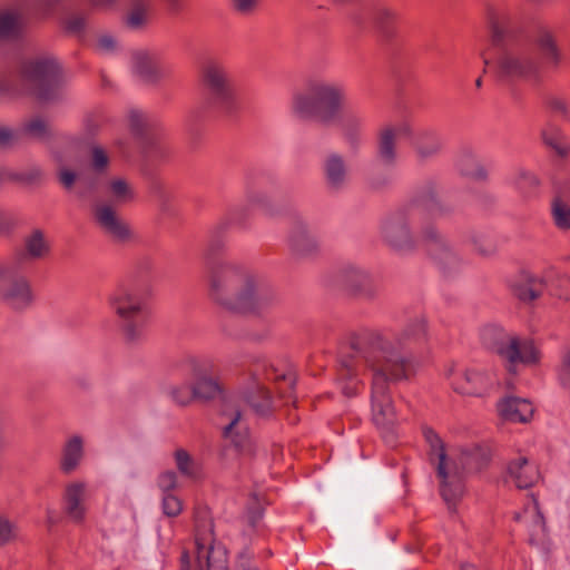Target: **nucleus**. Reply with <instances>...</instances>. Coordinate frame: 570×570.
Instances as JSON below:
<instances>
[{
	"label": "nucleus",
	"mask_w": 570,
	"mask_h": 570,
	"mask_svg": "<svg viewBox=\"0 0 570 570\" xmlns=\"http://www.w3.org/2000/svg\"><path fill=\"white\" fill-rule=\"evenodd\" d=\"M185 362L194 377L191 386L195 400L209 401L223 395V386L217 379L209 374L208 366L202 365L193 356L186 357Z\"/></svg>",
	"instance_id": "obj_22"
},
{
	"label": "nucleus",
	"mask_w": 570,
	"mask_h": 570,
	"mask_svg": "<svg viewBox=\"0 0 570 570\" xmlns=\"http://www.w3.org/2000/svg\"><path fill=\"white\" fill-rule=\"evenodd\" d=\"M19 77L27 94L41 102L63 98L61 67L51 56H38L21 62Z\"/></svg>",
	"instance_id": "obj_7"
},
{
	"label": "nucleus",
	"mask_w": 570,
	"mask_h": 570,
	"mask_svg": "<svg viewBox=\"0 0 570 570\" xmlns=\"http://www.w3.org/2000/svg\"><path fill=\"white\" fill-rule=\"evenodd\" d=\"M234 570H259L254 562L252 556L247 552H242L235 563Z\"/></svg>",
	"instance_id": "obj_62"
},
{
	"label": "nucleus",
	"mask_w": 570,
	"mask_h": 570,
	"mask_svg": "<svg viewBox=\"0 0 570 570\" xmlns=\"http://www.w3.org/2000/svg\"><path fill=\"white\" fill-rule=\"evenodd\" d=\"M505 181L508 186L523 197L532 196L540 186L539 177L524 167L514 168L508 175Z\"/></svg>",
	"instance_id": "obj_32"
},
{
	"label": "nucleus",
	"mask_w": 570,
	"mask_h": 570,
	"mask_svg": "<svg viewBox=\"0 0 570 570\" xmlns=\"http://www.w3.org/2000/svg\"><path fill=\"white\" fill-rule=\"evenodd\" d=\"M410 145L413 150L415 160L419 164H426L441 155L444 148V139L442 135L433 128L412 129Z\"/></svg>",
	"instance_id": "obj_20"
},
{
	"label": "nucleus",
	"mask_w": 570,
	"mask_h": 570,
	"mask_svg": "<svg viewBox=\"0 0 570 570\" xmlns=\"http://www.w3.org/2000/svg\"><path fill=\"white\" fill-rule=\"evenodd\" d=\"M514 350L515 355H508L507 361L509 362L508 370L514 371L515 363L520 362L523 364L537 363L540 358L538 348L530 340L520 341L517 336L514 337Z\"/></svg>",
	"instance_id": "obj_39"
},
{
	"label": "nucleus",
	"mask_w": 570,
	"mask_h": 570,
	"mask_svg": "<svg viewBox=\"0 0 570 570\" xmlns=\"http://www.w3.org/2000/svg\"><path fill=\"white\" fill-rule=\"evenodd\" d=\"M448 379L455 392L473 396L482 395L491 384L485 373L464 367H451Z\"/></svg>",
	"instance_id": "obj_21"
},
{
	"label": "nucleus",
	"mask_w": 570,
	"mask_h": 570,
	"mask_svg": "<svg viewBox=\"0 0 570 570\" xmlns=\"http://www.w3.org/2000/svg\"><path fill=\"white\" fill-rule=\"evenodd\" d=\"M63 27L68 33L79 36L87 27V17L80 12H72L65 18Z\"/></svg>",
	"instance_id": "obj_52"
},
{
	"label": "nucleus",
	"mask_w": 570,
	"mask_h": 570,
	"mask_svg": "<svg viewBox=\"0 0 570 570\" xmlns=\"http://www.w3.org/2000/svg\"><path fill=\"white\" fill-rule=\"evenodd\" d=\"M423 317L409 322L400 332L371 331L352 342V354L341 363L338 379L345 396L356 395L360 371L371 372V415L375 426L389 444L395 441L397 423L392 391L393 384L409 380L414 371V357L407 345L425 337Z\"/></svg>",
	"instance_id": "obj_1"
},
{
	"label": "nucleus",
	"mask_w": 570,
	"mask_h": 570,
	"mask_svg": "<svg viewBox=\"0 0 570 570\" xmlns=\"http://www.w3.org/2000/svg\"><path fill=\"white\" fill-rule=\"evenodd\" d=\"M558 287L560 289L559 296L569 299L570 298V277L562 275L558 279Z\"/></svg>",
	"instance_id": "obj_64"
},
{
	"label": "nucleus",
	"mask_w": 570,
	"mask_h": 570,
	"mask_svg": "<svg viewBox=\"0 0 570 570\" xmlns=\"http://www.w3.org/2000/svg\"><path fill=\"white\" fill-rule=\"evenodd\" d=\"M502 419L513 423H527L531 420L534 409L527 399L508 396L498 404Z\"/></svg>",
	"instance_id": "obj_31"
},
{
	"label": "nucleus",
	"mask_w": 570,
	"mask_h": 570,
	"mask_svg": "<svg viewBox=\"0 0 570 570\" xmlns=\"http://www.w3.org/2000/svg\"><path fill=\"white\" fill-rule=\"evenodd\" d=\"M132 71L147 82H156L163 77L158 57L148 50H137L131 55Z\"/></svg>",
	"instance_id": "obj_30"
},
{
	"label": "nucleus",
	"mask_w": 570,
	"mask_h": 570,
	"mask_svg": "<svg viewBox=\"0 0 570 570\" xmlns=\"http://www.w3.org/2000/svg\"><path fill=\"white\" fill-rule=\"evenodd\" d=\"M108 306L118 318L126 343L136 344L141 341L148 313L144 288L132 282L120 283L109 293Z\"/></svg>",
	"instance_id": "obj_6"
},
{
	"label": "nucleus",
	"mask_w": 570,
	"mask_h": 570,
	"mask_svg": "<svg viewBox=\"0 0 570 570\" xmlns=\"http://www.w3.org/2000/svg\"><path fill=\"white\" fill-rule=\"evenodd\" d=\"M454 461L459 465L458 479L460 481V494L453 498V501L448 504L449 510H453L456 502L462 498L464 493V476L471 472H478L482 470L490 461V453L482 446H473L472 449L463 450L458 459Z\"/></svg>",
	"instance_id": "obj_23"
},
{
	"label": "nucleus",
	"mask_w": 570,
	"mask_h": 570,
	"mask_svg": "<svg viewBox=\"0 0 570 570\" xmlns=\"http://www.w3.org/2000/svg\"><path fill=\"white\" fill-rule=\"evenodd\" d=\"M468 240L480 255L489 256L495 252L493 243L481 232L470 230Z\"/></svg>",
	"instance_id": "obj_48"
},
{
	"label": "nucleus",
	"mask_w": 570,
	"mask_h": 570,
	"mask_svg": "<svg viewBox=\"0 0 570 570\" xmlns=\"http://www.w3.org/2000/svg\"><path fill=\"white\" fill-rule=\"evenodd\" d=\"M481 342L488 350L507 360L508 355H515L514 337L499 325H487L482 328Z\"/></svg>",
	"instance_id": "obj_29"
},
{
	"label": "nucleus",
	"mask_w": 570,
	"mask_h": 570,
	"mask_svg": "<svg viewBox=\"0 0 570 570\" xmlns=\"http://www.w3.org/2000/svg\"><path fill=\"white\" fill-rule=\"evenodd\" d=\"M551 215L559 229H570V206L560 196L552 199Z\"/></svg>",
	"instance_id": "obj_45"
},
{
	"label": "nucleus",
	"mask_w": 570,
	"mask_h": 570,
	"mask_svg": "<svg viewBox=\"0 0 570 570\" xmlns=\"http://www.w3.org/2000/svg\"><path fill=\"white\" fill-rule=\"evenodd\" d=\"M346 96L344 82L316 79L308 83L306 92L294 96L292 111L298 119L330 126L346 106Z\"/></svg>",
	"instance_id": "obj_5"
},
{
	"label": "nucleus",
	"mask_w": 570,
	"mask_h": 570,
	"mask_svg": "<svg viewBox=\"0 0 570 570\" xmlns=\"http://www.w3.org/2000/svg\"><path fill=\"white\" fill-rule=\"evenodd\" d=\"M557 380L560 387L570 394V345L562 347L557 366Z\"/></svg>",
	"instance_id": "obj_46"
},
{
	"label": "nucleus",
	"mask_w": 570,
	"mask_h": 570,
	"mask_svg": "<svg viewBox=\"0 0 570 570\" xmlns=\"http://www.w3.org/2000/svg\"><path fill=\"white\" fill-rule=\"evenodd\" d=\"M109 164V158L106 151L99 147L94 146L91 149V165L95 171H104Z\"/></svg>",
	"instance_id": "obj_58"
},
{
	"label": "nucleus",
	"mask_w": 570,
	"mask_h": 570,
	"mask_svg": "<svg viewBox=\"0 0 570 570\" xmlns=\"http://www.w3.org/2000/svg\"><path fill=\"white\" fill-rule=\"evenodd\" d=\"M222 415L228 419V423L224 426V435L232 439L236 448L242 446L246 439V434H243L246 428L242 424V412L238 409L224 410Z\"/></svg>",
	"instance_id": "obj_40"
},
{
	"label": "nucleus",
	"mask_w": 570,
	"mask_h": 570,
	"mask_svg": "<svg viewBox=\"0 0 570 570\" xmlns=\"http://www.w3.org/2000/svg\"><path fill=\"white\" fill-rule=\"evenodd\" d=\"M23 31V18L17 10H0V45L17 41Z\"/></svg>",
	"instance_id": "obj_35"
},
{
	"label": "nucleus",
	"mask_w": 570,
	"mask_h": 570,
	"mask_svg": "<svg viewBox=\"0 0 570 570\" xmlns=\"http://www.w3.org/2000/svg\"><path fill=\"white\" fill-rule=\"evenodd\" d=\"M202 83L208 109L227 118L238 114L240 102L232 72L225 63L218 60L206 62L202 69Z\"/></svg>",
	"instance_id": "obj_8"
},
{
	"label": "nucleus",
	"mask_w": 570,
	"mask_h": 570,
	"mask_svg": "<svg viewBox=\"0 0 570 570\" xmlns=\"http://www.w3.org/2000/svg\"><path fill=\"white\" fill-rule=\"evenodd\" d=\"M544 288V279L532 275H523L512 285L513 295L523 303H531L540 297Z\"/></svg>",
	"instance_id": "obj_36"
},
{
	"label": "nucleus",
	"mask_w": 570,
	"mask_h": 570,
	"mask_svg": "<svg viewBox=\"0 0 570 570\" xmlns=\"http://www.w3.org/2000/svg\"><path fill=\"white\" fill-rule=\"evenodd\" d=\"M325 187L331 193L343 191L348 184V169L344 157L338 153H330L322 163Z\"/></svg>",
	"instance_id": "obj_26"
},
{
	"label": "nucleus",
	"mask_w": 570,
	"mask_h": 570,
	"mask_svg": "<svg viewBox=\"0 0 570 570\" xmlns=\"http://www.w3.org/2000/svg\"><path fill=\"white\" fill-rule=\"evenodd\" d=\"M420 236L443 275L452 276L462 269L464 261L433 223L422 225Z\"/></svg>",
	"instance_id": "obj_11"
},
{
	"label": "nucleus",
	"mask_w": 570,
	"mask_h": 570,
	"mask_svg": "<svg viewBox=\"0 0 570 570\" xmlns=\"http://www.w3.org/2000/svg\"><path fill=\"white\" fill-rule=\"evenodd\" d=\"M247 403L257 415L267 416L273 412V401L268 391L261 385L246 396Z\"/></svg>",
	"instance_id": "obj_41"
},
{
	"label": "nucleus",
	"mask_w": 570,
	"mask_h": 570,
	"mask_svg": "<svg viewBox=\"0 0 570 570\" xmlns=\"http://www.w3.org/2000/svg\"><path fill=\"white\" fill-rule=\"evenodd\" d=\"M341 138L351 155H357L365 145V111L355 106H345L334 121Z\"/></svg>",
	"instance_id": "obj_14"
},
{
	"label": "nucleus",
	"mask_w": 570,
	"mask_h": 570,
	"mask_svg": "<svg viewBox=\"0 0 570 570\" xmlns=\"http://www.w3.org/2000/svg\"><path fill=\"white\" fill-rule=\"evenodd\" d=\"M449 213L450 208L440 199L435 186L429 183L419 188L406 203L382 218L380 234L390 247L412 250L416 245L414 227L420 235L422 225Z\"/></svg>",
	"instance_id": "obj_4"
},
{
	"label": "nucleus",
	"mask_w": 570,
	"mask_h": 570,
	"mask_svg": "<svg viewBox=\"0 0 570 570\" xmlns=\"http://www.w3.org/2000/svg\"><path fill=\"white\" fill-rule=\"evenodd\" d=\"M50 253V243L43 230L36 228L24 236L22 246L14 253L18 266L43 259Z\"/></svg>",
	"instance_id": "obj_25"
},
{
	"label": "nucleus",
	"mask_w": 570,
	"mask_h": 570,
	"mask_svg": "<svg viewBox=\"0 0 570 570\" xmlns=\"http://www.w3.org/2000/svg\"><path fill=\"white\" fill-rule=\"evenodd\" d=\"M161 510L166 517L175 518L183 511V502L173 493L163 494Z\"/></svg>",
	"instance_id": "obj_54"
},
{
	"label": "nucleus",
	"mask_w": 570,
	"mask_h": 570,
	"mask_svg": "<svg viewBox=\"0 0 570 570\" xmlns=\"http://www.w3.org/2000/svg\"><path fill=\"white\" fill-rule=\"evenodd\" d=\"M10 181H17L24 185H36L43 181L46 174L40 165L31 164L20 170H12Z\"/></svg>",
	"instance_id": "obj_44"
},
{
	"label": "nucleus",
	"mask_w": 570,
	"mask_h": 570,
	"mask_svg": "<svg viewBox=\"0 0 570 570\" xmlns=\"http://www.w3.org/2000/svg\"><path fill=\"white\" fill-rule=\"evenodd\" d=\"M259 0H230L232 9L244 16L252 14L258 7Z\"/></svg>",
	"instance_id": "obj_59"
},
{
	"label": "nucleus",
	"mask_w": 570,
	"mask_h": 570,
	"mask_svg": "<svg viewBox=\"0 0 570 570\" xmlns=\"http://www.w3.org/2000/svg\"><path fill=\"white\" fill-rule=\"evenodd\" d=\"M129 128L137 139L142 157L150 164L165 160L169 155V147L155 118L146 112L132 109L128 114Z\"/></svg>",
	"instance_id": "obj_9"
},
{
	"label": "nucleus",
	"mask_w": 570,
	"mask_h": 570,
	"mask_svg": "<svg viewBox=\"0 0 570 570\" xmlns=\"http://www.w3.org/2000/svg\"><path fill=\"white\" fill-rule=\"evenodd\" d=\"M147 21V11L142 7H135L126 17V24L131 29L141 28Z\"/></svg>",
	"instance_id": "obj_56"
},
{
	"label": "nucleus",
	"mask_w": 570,
	"mask_h": 570,
	"mask_svg": "<svg viewBox=\"0 0 570 570\" xmlns=\"http://www.w3.org/2000/svg\"><path fill=\"white\" fill-rule=\"evenodd\" d=\"M16 140V134L14 131L7 127L0 125V147L6 148L11 146Z\"/></svg>",
	"instance_id": "obj_63"
},
{
	"label": "nucleus",
	"mask_w": 570,
	"mask_h": 570,
	"mask_svg": "<svg viewBox=\"0 0 570 570\" xmlns=\"http://www.w3.org/2000/svg\"><path fill=\"white\" fill-rule=\"evenodd\" d=\"M94 218L99 229L114 243L125 244L132 239L134 233L130 226L110 205H97L94 208Z\"/></svg>",
	"instance_id": "obj_18"
},
{
	"label": "nucleus",
	"mask_w": 570,
	"mask_h": 570,
	"mask_svg": "<svg viewBox=\"0 0 570 570\" xmlns=\"http://www.w3.org/2000/svg\"><path fill=\"white\" fill-rule=\"evenodd\" d=\"M22 131L38 140H47L50 138V127L48 122L41 117H35L26 121L22 126Z\"/></svg>",
	"instance_id": "obj_47"
},
{
	"label": "nucleus",
	"mask_w": 570,
	"mask_h": 570,
	"mask_svg": "<svg viewBox=\"0 0 570 570\" xmlns=\"http://www.w3.org/2000/svg\"><path fill=\"white\" fill-rule=\"evenodd\" d=\"M87 484L82 481L69 483L63 493V511L73 523L83 522L87 513Z\"/></svg>",
	"instance_id": "obj_27"
},
{
	"label": "nucleus",
	"mask_w": 570,
	"mask_h": 570,
	"mask_svg": "<svg viewBox=\"0 0 570 570\" xmlns=\"http://www.w3.org/2000/svg\"><path fill=\"white\" fill-rule=\"evenodd\" d=\"M266 377L276 382L279 396L285 399L288 403V401L292 400L293 390L296 382L295 374L291 371L278 373L277 370L272 367L266 371Z\"/></svg>",
	"instance_id": "obj_42"
},
{
	"label": "nucleus",
	"mask_w": 570,
	"mask_h": 570,
	"mask_svg": "<svg viewBox=\"0 0 570 570\" xmlns=\"http://www.w3.org/2000/svg\"><path fill=\"white\" fill-rule=\"evenodd\" d=\"M288 249L296 261H305L318 254L317 239L312 235L307 222L302 216H294L287 236Z\"/></svg>",
	"instance_id": "obj_15"
},
{
	"label": "nucleus",
	"mask_w": 570,
	"mask_h": 570,
	"mask_svg": "<svg viewBox=\"0 0 570 570\" xmlns=\"http://www.w3.org/2000/svg\"><path fill=\"white\" fill-rule=\"evenodd\" d=\"M176 466L184 476L196 480L200 476L199 464L184 449H178L174 453Z\"/></svg>",
	"instance_id": "obj_43"
},
{
	"label": "nucleus",
	"mask_w": 570,
	"mask_h": 570,
	"mask_svg": "<svg viewBox=\"0 0 570 570\" xmlns=\"http://www.w3.org/2000/svg\"><path fill=\"white\" fill-rule=\"evenodd\" d=\"M86 439L79 433L69 435L62 446L59 460V468L62 473L71 474L76 472L86 458Z\"/></svg>",
	"instance_id": "obj_28"
},
{
	"label": "nucleus",
	"mask_w": 570,
	"mask_h": 570,
	"mask_svg": "<svg viewBox=\"0 0 570 570\" xmlns=\"http://www.w3.org/2000/svg\"><path fill=\"white\" fill-rule=\"evenodd\" d=\"M16 537V525L7 518L0 515V546L11 542Z\"/></svg>",
	"instance_id": "obj_57"
},
{
	"label": "nucleus",
	"mask_w": 570,
	"mask_h": 570,
	"mask_svg": "<svg viewBox=\"0 0 570 570\" xmlns=\"http://www.w3.org/2000/svg\"><path fill=\"white\" fill-rule=\"evenodd\" d=\"M196 560L206 570H227V553L213 544V524L208 519H197L195 530Z\"/></svg>",
	"instance_id": "obj_13"
},
{
	"label": "nucleus",
	"mask_w": 570,
	"mask_h": 570,
	"mask_svg": "<svg viewBox=\"0 0 570 570\" xmlns=\"http://www.w3.org/2000/svg\"><path fill=\"white\" fill-rule=\"evenodd\" d=\"M489 53L485 66H492L498 80L507 83L542 79V65L521 21L511 11L493 9L488 16Z\"/></svg>",
	"instance_id": "obj_2"
},
{
	"label": "nucleus",
	"mask_w": 570,
	"mask_h": 570,
	"mask_svg": "<svg viewBox=\"0 0 570 570\" xmlns=\"http://www.w3.org/2000/svg\"><path fill=\"white\" fill-rule=\"evenodd\" d=\"M412 134V127L404 122L400 125H386L377 134L376 159L385 168L395 167L399 159L397 137Z\"/></svg>",
	"instance_id": "obj_17"
},
{
	"label": "nucleus",
	"mask_w": 570,
	"mask_h": 570,
	"mask_svg": "<svg viewBox=\"0 0 570 570\" xmlns=\"http://www.w3.org/2000/svg\"><path fill=\"white\" fill-rule=\"evenodd\" d=\"M207 296L218 307L263 316L279 303L277 291L259 274L233 261H215L206 276Z\"/></svg>",
	"instance_id": "obj_3"
},
{
	"label": "nucleus",
	"mask_w": 570,
	"mask_h": 570,
	"mask_svg": "<svg viewBox=\"0 0 570 570\" xmlns=\"http://www.w3.org/2000/svg\"><path fill=\"white\" fill-rule=\"evenodd\" d=\"M541 138L558 157L566 158L570 154V140L557 125L548 124L541 131Z\"/></svg>",
	"instance_id": "obj_37"
},
{
	"label": "nucleus",
	"mask_w": 570,
	"mask_h": 570,
	"mask_svg": "<svg viewBox=\"0 0 570 570\" xmlns=\"http://www.w3.org/2000/svg\"><path fill=\"white\" fill-rule=\"evenodd\" d=\"M96 50L100 55L112 56L121 50V45L114 35L105 32L97 37Z\"/></svg>",
	"instance_id": "obj_49"
},
{
	"label": "nucleus",
	"mask_w": 570,
	"mask_h": 570,
	"mask_svg": "<svg viewBox=\"0 0 570 570\" xmlns=\"http://www.w3.org/2000/svg\"><path fill=\"white\" fill-rule=\"evenodd\" d=\"M245 207H234L228 210L222 227L227 225L244 226L247 217V212L250 208H256L263 212L266 216H274L276 210L269 196L259 189H256L252 183L246 181L245 187Z\"/></svg>",
	"instance_id": "obj_16"
},
{
	"label": "nucleus",
	"mask_w": 570,
	"mask_h": 570,
	"mask_svg": "<svg viewBox=\"0 0 570 570\" xmlns=\"http://www.w3.org/2000/svg\"><path fill=\"white\" fill-rule=\"evenodd\" d=\"M157 487L163 492L173 493V490L177 487V474L174 471H165L160 473L157 478Z\"/></svg>",
	"instance_id": "obj_55"
},
{
	"label": "nucleus",
	"mask_w": 570,
	"mask_h": 570,
	"mask_svg": "<svg viewBox=\"0 0 570 570\" xmlns=\"http://www.w3.org/2000/svg\"><path fill=\"white\" fill-rule=\"evenodd\" d=\"M534 41L546 63L553 68L558 67L561 62L562 56L553 32L549 28L540 26L537 30Z\"/></svg>",
	"instance_id": "obj_34"
},
{
	"label": "nucleus",
	"mask_w": 570,
	"mask_h": 570,
	"mask_svg": "<svg viewBox=\"0 0 570 570\" xmlns=\"http://www.w3.org/2000/svg\"><path fill=\"white\" fill-rule=\"evenodd\" d=\"M534 41L546 63L553 68L558 67L561 62L562 56L553 32L549 28L540 26L537 30Z\"/></svg>",
	"instance_id": "obj_33"
},
{
	"label": "nucleus",
	"mask_w": 570,
	"mask_h": 570,
	"mask_svg": "<svg viewBox=\"0 0 570 570\" xmlns=\"http://www.w3.org/2000/svg\"><path fill=\"white\" fill-rule=\"evenodd\" d=\"M540 479L537 464L525 455L518 454L510 459L505 468V481L513 483L518 489H528Z\"/></svg>",
	"instance_id": "obj_24"
},
{
	"label": "nucleus",
	"mask_w": 570,
	"mask_h": 570,
	"mask_svg": "<svg viewBox=\"0 0 570 570\" xmlns=\"http://www.w3.org/2000/svg\"><path fill=\"white\" fill-rule=\"evenodd\" d=\"M167 393L170 400L180 406H186L195 400L193 386H188L186 384L171 385Z\"/></svg>",
	"instance_id": "obj_51"
},
{
	"label": "nucleus",
	"mask_w": 570,
	"mask_h": 570,
	"mask_svg": "<svg viewBox=\"0 0 570 570\" xmlns=\"http://www.w3.org/2000/svg\"><path fill=\"white\" fill-rule=\"evenodd\" d=\"M337 286L347 294L364 299H374L380 292L379 284L370 272L355 263H344L335 272Z\"/></svg>",
	"instance_id": "obj_12"
},
{
	"label": "nucleus",
	"mask_w": 570,
	"mask_h": 570,
	"mask_svg": "<svg viewBox=\"0 0 570 570\" xmlns=\"http://www.w3.org/2000/svg\"><path fill=\"white\" fill-rule=\"evenodd\" d=\"M0 299L13 311H24L33 302L29 279L22 275L3 277L0 282Z\"/></svg>",
	"instance_id": "obj_19"
},
{
	"label": "nucleus",
	"mask_w": 570,
	"mask_h": 570,
	"mask_svg": "<svg viewBox=\"0 0 570 570\" xmlns=\"http://www.w3.org/2000/svg\"><path fill=\"white\" fill-rule=\"evenodd\" d=\"M111 196L119 203H125L134 197L132 189L128 183L121 178L114 179L110 183Z\"/></svg>",
	"instance_id": "obj_53"
},
{
	"label": "nucleus",
	"mask_w": 570,
	"mask_h": 570,
	"mask_svg": "<svg viewBox=\"0 0 570 570\" xmlns=\"http://www.w3.org/2000/svg\"><path fill=\"white\" fill-rule=\"evenodd\" d=\"M17 226V219L13 214L0 209V235L10 234Z\"/></svg>",
	"instance_id": "obj_61"
},
{
	"label": "nucleus",
	"mask_w": 570,
	"mask_h": 570,
	"mask_svg": "<svg viewBox=\"0 0 570 570\" xmlns=\"http://www.w3.org/2000/svg\"><path fill=\"white\" fill-rule=\"evenodd\" d=\"M549 110L564 121H570V101L561 96H550L546 100Z\"/></svg>",
	"instance_id": "obj_50"
},
{
	"label": "nucleus",
	"mask_w": 570,
	"mask_h": 570,
	"mask_svg": "<svg viewBox=\"0 0 570 570\" xmlns=\"http://www.w3.org/2000/svg\"><path fill=\"white\" fill-rule=\"evenodd\" d=\"M58 179L66 189H70L75 185L77 179L80 183L83 181L82 176H78L75 171L68 168H61L58 171Z\"/></svg>",
	"instance_id": "obj_60"
},
{
	"label": "nucleus",
	"mask_w": 570,
	"mask_h": 570,
	"mask_svg": "<svg viewBox=\"0 0 570 570\" xmlns=\"http://www.w3.org/2000/svg\"><path fill=\"white\" fill-rule=\"evenodd\" d=\"M456 167L463 176L476 180H485L488 177L487 170L478 156L470 149L461 151L456 160Z\"/></svg>",
	"instance_id": "obj_38"
},
{
	"label": "nucleus",
	"mask_w": 570,
	"mask_h": 570,
	"mask_svg": "<svg viewBox=\"0 0 570 570\" xmlns=\"http://www.w3.org/2000/svg\"><path fill=\"white\" fill-rule=\"evenodd\" d=\"M423 435L430 446V458L435 462L436 475L440 479V493L446 504L460 494L458 479L459 465L445 453V446L439 434L431 428H423Z\"/></svg>",
	"instance_id": "obj_10"
}]
</instances>
